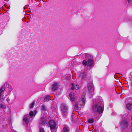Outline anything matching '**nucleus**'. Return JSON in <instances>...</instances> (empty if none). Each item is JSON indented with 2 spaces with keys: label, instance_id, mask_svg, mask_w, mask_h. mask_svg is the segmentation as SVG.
Returning a JSON list of instances; mask_svg holds the SVG:
<instances>
[{
  "label": "nucleus",
  "instance_id": "nucleus-1",
  "mask_svg": "<svg viewBox=\"0 0 132 132\" xmlns=\"http://www.w3.org/2000/svg\"><path fill=\"white\" fill-rule=\"evenodd\" d=\"M69 97L71 102L73 103H74V102L76 101V102H75V108L76 109H78V105H82L84 106L85 104L86 99L84 95H82V96L81 100H80L79 101V103L78 104V102H77L76 100L75 97L74 96V93L73 92H71L70 94Z\"/></svg>",
  "mask_w": 132,
  "mask_h": 132
},
{
  "label": "nucleus",
  "instance_id": "nucleus-2",
  "mask_svg": "<svg viewBox=\"0 0 132 132\" xmlns=\"http://www.w3.org/2000/svg\"><path fill=\"white\" fill-rule=\"evenodd\" d=\"M104 103L103 100H101L98 104L94 105L93 109L95 112H97L99 113L102 112L103 111Z\"/></svg>",
  "mask_w": 132,
  "mask_h": 132
},
{
  "label": "nucleus",
  "instance_id": "nucleus-3",
  "mask_svg": "<svg viewBox=\"0 0 132 132\" xmlns=\"http://www.w3.org/2000/svg\"><path fill=\"white\" fill-rule=\"evenodd\" d=\"M48 123L51 132H56L57 129L56 127V124L55 121L53 120H51L49 121Z\"/></svg>",
  "mask_w": 132,
  "mask_h": 132
},
{
  "label": "nucleus",
  "instance_id": "nucleus-4",
  "mask_svg": "<svg viewBox=\"0 0 132 132\" xmlns=\"http://www.w3.org/2000/svg\"><path fill=\"white\" fill-rule=\"evenodd\" d=\"M88 88L89 93L92 94L94 92V88L92 86V84L91 82L88 83Z\"/></svg>",
  "mask_w": 132,
  "mask_h": 132
},
{
  "label": "nucleus",
  "instance_id": "nucleus-5",
  "mask_svg": "<svg viewBox=\"0 0 132 132\" xmlns=\"http://www.w3.org/2000/svg\"><path fill=\"white\" fill-rule=\"evenodd\" d=\"M61 108L62 112L64 113L68 111L67 106L65 104H62L61 106Z\"/></svg>",
  "mask_w": 132,
  "mask_h": 132
},
{
  "label": "nucleus",
  "instance_id": "nucleus-6",
  "mask_svg": "<svg viewBox=\"0 0 132 132\" xmlns=\"http://www.w3.org/2000/svg\"><path fill=\"white\" fill-rule=\"evenodd\" d=\"M121 125L123 128H125L128 126V123L126 120H123L121 121Z\"/></svg>",
  "mask_w": 132,
  "mask_h": 132
},
{
  "label": "nucleus",
  "instance_id": "nucleus-7",
  "mask_svg": "<svg viewBox=\"0 0 132 132\" xmlns=\"http://www.w3.org/2000/svg\"><path fill=\"white\" fill-rule=\"evenodd\" d=\"M79 86L78 85H75L74 84L71 83L70 86V88L72 90H74V89L76 90H78L79 88Z\"/></svg>",
  "mask_w": 132,
  "mask_h": 132
},
{
  "label": "nucleus",
  "instance_id": "nucleus-8",
  "mask_svg": "<svg viewBox=\"0 0 132 132\" xmlns=\"http://www.w3.org/2000/svg\"><path fill=\"white\" fill-rule=\"evenodd\" d=\"M47 121L45 119L42 117L41 118L39 122L40 124L44 125L47 123Z\"/></svg>",
  "mask_w": 132,
  "mask_h": 132
},
{
  "label": "nucleus",
  "instance_id": "nucleus-9",
  "mask_svg": "<svg viewBox=\"0 0 132 132\" xmlns=\"http://www.w3.org/2000/svg\"><path fill=\"white\" fill-rule=\"evenodd\" d=\"M29 118V116L28 115H25L23 119V121L26 125L28 124V119Z\"/></svg>",
  "mask_w": 132,
  "mask_h": 132
},
{
  "label": "nucleus",
  "instance_id": "nucleus-10",
  "mask_svg": "<svg viewBox=\"0 0 132 132\" xmlns=\"http://www.w3.org/2000/svg\"><path fill=\"white\" fill-rule=\"evenodd\" d=\"M58 84L55 82L52 85V89L53 91L57 90L58 88Z\"/></svg>",
  "mask_w": 132,
  "mask_h": 132
},
{
  "label": "nucleus",
  "instance_id": "nucleus-11",
  "mask_svg": "<svg viewBox=\"0 0 132 132\" xmlns=\"http://www.w3.org/2000/svg\"><path fill=\"white\" fill-rule=\"evenodd\" d=\"M94 61L92 59H89L88 61V66L90 67L93 65Z\"/></svg>",
  "mask_w": 132,
  "mask_h": 132
},
{
  "label": "nucleus",
  "instance_id": "nucleus-12",
  "mask_svg": "<svg viewBox=\"0 0 132 132\" xmlns=\"http://www.w3.org/2000/svg\"><path fill=\"white\" fill-rule=\"evenodd\" d=\"M63 132H69V128L67 126L64 125L63 126Z\"/></svg>",
  "mask_w": 132,
  "mask_h": 132
},
{
  "label": "nucleus",
  "instance_id": "nucleus-13",
  "mask_svg": "<svg viewBox=\"0 0 132 132\" xmlns=\"http://www.w3.org/2000/svg\"><path fill=\"white\" fill-rule=\"evenodd\" d=\"M88 122L89 124H92L93 123L94 121V119L93 118H91L88 120Z\"/></svg>",
  "mask_w": 132,
  "mask_h": 132
},
{
  "label": "nucleus",
  "instance_id": "nucleus-14",
  "mask_svg": "<svg viewBox=\"0 0 132 132\" xmlns=\"http://www.w3.org/2000/svg\"><path fill=\"white\" fill-rule=\"evenodd\" d=\"M36 113V110L34 111V113H33L32 111H30L29 113V115L31 118H32V117L33 115H35Z\"/></svg>",
  "mask_w": 132,
  "mask_h": 132
},
{
  "label": "nucleus",
  "instance_id": "nucleus-15",
  "mask_svg": "<svg viewBox=\"0 0 132 132\" xmlns=\"http://www.w3.org/2000/svg\"><path fill=\"white\" fill-rule=\"evenodd\" d=\"M127 107L128 110H132V104L128 103L127 105Z\"/></svg>",
  "mask_w": 132,
  "mask_h": 132
},
{
  "label": "nucleus",
  "instance_id": "nucleus-16",
  "mask_svg": "<svg viewBox=\"0 0 132 132\" xmlns=\"http://www.w3.org/2000/svg\"><path fill=\"white\" fill-rule=\"evenodd\" d=\"M80 77L82 78L85 77V72H82L81 73L80 75Z\"/></svg>",
  "mask_w": 132,
  "mask_h": 132
},
{
  "label": "nucleus",
  "instance_id": "nucleus-17",
  "mask_svg": "<svg viewBox=\"0 0 132 132\" xmlns=\"http://www.w3.org/2000/svg\"><path fill=\"white\" fill-rule=\"evenodd\" d=\"M50 100L49 96L47 95L45 97L44 100V102H48Z\"/></svg>",
  "mask_w": 132,
  "mask_h": 132
},
{
  "label": "nucleus",
  "instance_id": "nucleus-18",
  "mask_svg": "<svg viewBox=\"0 0 132 132\" xmlns=\"http://www.w3.org/2000/svg\"><path fill=\"white\" fill-rule=\"evenodd\" d=\"M35 103V102L34 101L30 105V108H32L34 105Z\"/></svg>",
  "mask_w": 132,
  "mask_h": 132
},
{
  "label": "nucleus",
  "instance_id": "nucleus-19",
  "mask_svg": "<svg viewBox=\"0 0 132 132\" xmlns=\"http://www.w3.org/2000/svg\"><path fill=\"white\" fill-rule=\"evenodd\" d=\"M41 109L43 110H46L45 106L44 105H43L41 107Z\"/></svg>",
  "mask_w": 132,
  "mask_h": 132
},
{
  "label": "nucleus",
  "instance_id": "nucleus-20",
  "mask_svg": "<svg viewBox=\"0 0 132 132\" xmlns=\"http://www.w3.org/2000/svg\"><path fill=\"white\" fill-rule=\"evenodd\" d=\"M82 63L83 65H86L87 64V62L86 60H84L83 61Z\"/></svg>",
  "mask_w": 132,
  "mask_h": 132
},
{
  "label": "nucleus",
  "instance_id": "nucleus-21",
  "mask_svg": "<svg viewBox=\"0 0 132 132\" xmlns=\"http://www.w3.org/2000/svg\"><path fill=\"white\" fill-rule=\"evenodd\" d=\"M0 107L5 109V105L2 104H0Z\"/></svg>",
  "mask_w": 132,
  "mask_h": 132
},
{
  "label": "nucleus",
  "instance_id": "nucleus-22",
  "mask_svg": "<svg viewBox=\"0 0 132 132\" xmlns=\"http://www.w3.org/2000/svg\"><path fill=\"white\" fill-rule=\"evenodd\" d=\"M40 132H45L44 129L43 128H41L40 129Z\"/></svg>",
  "mask_w": 132,
  "mask_h": 132
},
{
  "label": "nucleus",
  "instance_id": "nucleus-23",
  "mask_svg": "<svg viewBox=\"0 0 132 132\" xmlns=\"http://www.w3.org/2000/svg\"><path fill=\"white\" fill-rule=\"evenodd\" d=\"M83 55H84L86 58L88 57L89 56V54H84Z\"/></svg>",
  "mask_w": 132,
  "mask_h": 132
},
{
  "label": "nucleus",
  "instance_id": "nucleus-24",
  "mask_svg": "<svg viewBox=\"0 0 132 132\" xmlns=\"http://www.w3.org/2000/svg\"><path fill=\"white\" fill-rule=\"evenodd\" d=\"M128 1L129 4H132V0H128Z\"/></svg>",
  "mask_w": 132,
  "mask_h": 132
}]
</instances>
